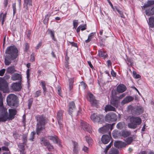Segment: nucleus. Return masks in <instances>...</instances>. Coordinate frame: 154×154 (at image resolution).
<instances>
[{
    "label": "nucleus",
    "mask_w": 154,
    "mask_h": 154,
    "mask_svg": "<svg viewBox=\"0 0 154 154\" xmlns=\"http://www.w3.org/2000/svg\"><path fill=\"white\" fill-rule=\"evenodd\" d=\"M3 99L2 93L0 92V122H5L8 119L11 120L17 113L16 109H9V117H8L7 109L3 106Z\"/></svg>",
    "instance_id": "nucleus-1"
},
{
    "label": "nucleus",
    "mask_w": 154,
    "mask_h": 154,
    "mask_svg": "<svg viewBox=\"0 0 154 154\" xmlns=\"http://www.w3.org/2000/svg\"><path fill=\"white\" fill-rule=\"evenodd\" d=\"M6 55L5 58L6 65L8 66L11 63V60L15 59L18 56V50L15 46H10L8 47L5 51Z\"/></svg>",
    "instance_id": "nucleus-2"
},
{
    "label": "nucleus",
    "mask_w": 154,
    "mask_h": 154,
    "mask_svg": "<svg viewBox=\"0 0 154 154\" xmlns=\"http://www.w3.org/2000/svg\"><path fill=\"white\" fill-rule=\"evenodd\" d=\"M127 119L129 120L130 122L128 124V127L131 128L135 129L137 126L140 125L141 122V119L138 117L129 116Z\"/></svg>",
    "instance_id": "nucleus-3"
},
{
    "label": "nucleus",
    "mask_w": 154,
    "mask_h": 154,
    "mask_svg": "<svg viewBox=\"0 0 154 154\" xmlns=\"http://www.w3.org/2000/svg\"><path fill=\"white\" fill-rule=\"evenodd\" d=\"M128 109L132 114L136 115L142 114L143 112V108L140 106H133L131 105H129L128 107Z\"/></svg>",
    "instance_id": "nucleus-4"
},
{
    "label": "nucleus",
    "mask_w": 154,
    "mask_h": 154,
    "mask_svg": "<svg viewBox=\"0 0 154 154\" xmlns=\"http://www.w3.org/2000/svg\"><path fill=\"white\" fill-rule=\"evenodd\" d=\"M17 96L14 94L9 95L7 98L8 105L11 107H17L18 106Z\"/></svg>",
    "instance_id": "nucleus-5"
},
{
    "label": "nucleus",
    "mask_w": 154,
    "mask_h": 154,
    "mask_svg": "<svg viewBox=\"0 0 154 154\" xmlns=\"http://www.w3.org/2000/svg\"><path fill=\"white\" fill-rule=\"evenodd\" d=\"M38 122L37 125L36 132L37 134H39L40 132L44 128L45 124V118L43 116L37 117Z\"/></svg>",
    "instance_id": "nucleus-6"
},
{
    "label": "nucleus",
    "mask_w": 154,
    "mask_h": 154,
    "mask_svg": "<svg viewBox=\"0 0 154 154\" xmlns=\"http://www.w3.org/2000/svg\"><path fill=\"white\" fill-rule=\"evenodd\" d=\"M117 119V116L114 112L109 113L106 115L105 117V121L109 122L115 121Z\"/></svg>",
    "instance_id": "nucleus-7"
},
{
    "label": "nucleus",
    "mask_w": 154,
    "mask_h": 154,
    "mask_svg": "<svg viewBox=\"0 0 154 154\" xmlns=\"http://www.w3.org/2000/svg\"><path fill=\"white\" fill-rule=\"evenodd\" d=\"M41 143L42 144L46 146L49 151H52L54 149L53 146L51 145L50 143L45 139L44 138L42 137L40 139Z\"/></svg>",
    "instance_id": "nucleus-8"
},
{
    "label": "nucleus",
    "mask_w": 154,
    "mask_h": 154,
    "mask_svg": "<svg viewBox=\"0 0 154 154\" xmlns=\"http://www.w3.org/2000/svg\"><path fill=\"white\" fill-rule=\"evenodd\" d=\"M103 117L101 115L97 116L96 113H94L91 116V119L95 122L99 123L100 124L103 122L101 120L103 119Z\"/></svg>",
    "instance_id": "nucleus-9"
},
{
    "label": "nucleus",
    "mask_w": 154,
    "mask_h": 154,
    "mask_svg": "<svg viewBox=\"0 0 154 154\" xmlns=\"http://www.w3.org/2000/svg\"><path fill=\"white\" fill-rule=\"evenodd\" d=\"M81 128L85 131H87L89 133L91 132V126L86 122L81 120L80 122Z\"/></svg>",
    "instance_id": "nucleus-10"
},
{
    "label": "nucleus",
    "mask_w": 154,
    "mask_h": 154,
    "mask_svg": "<svg viewBox=\"0 0 154 154\" xmlns=\"http://www.w3.org/2000/svg\"><path fill=\"white\" fill-rule=\"evenodd\" d=\"M109 129L111 131L113 129L112 126L110 124H107L102 127L100 128L98 131L100 133L103 134L108 131Z\"/></svg>",
    "instance_id": "nucleus-11"
},
{
    "label": "nucleus",
    "mask_w": 154,
    "mask_h": 154,
    "mask_svg": "<svg viewBox=\"0 0 154 154\" xmlns=\"http://www.w3.org/2000/svg\"><path fill=\"white\" fill-rule=\"evenodd\" d=\"M63 111H59L57 113V120L60 129L63 127L62 124L63 122Z\"/></svg>",
    "instance_id": "nucleus-12"
},
{
    "label": "nucleus",
    "mask_w": 154,
    "mask_h": 154,
    "mask_svg": "<svg viewBox=\"0 0 154 154\" xmlns=\"http://www.w3.org/2000/svg\"><path fill=\"white\" fill-rule=\"evenodd\" d=\"M88 96L90 98L89 101L91 104L93 106H97L98 103V101L95 100V97L93 94L91 93H89L88 94Z\"/></svg>",
    "instance_id": "nucleus-13"
},
{
    "label": "nucleus",
    "mask_w": 154,
    "mask_h": 154,
    "mask_svg": "<svg viewBox=\"0 0 154 154\" xmlns=\"http://www.w3.org/2000/svg\"><path fill=\"white\" fill-rule=\"evenodd\" d=\"M110 133L109 131V135H104L102 137L101 140L103 143L107 144L111 138Z\"/></svg>",
    "instance_id": "nucleus-14"
},
{
    "label": "nucleus",
    "mask_w": 154,
    "mask_h": 154,
    "mask_svg": "<svg viewBox=\"0 0 154 154\" xmlns=\"http://www.w3.org/2000/svg\"><path fill=\"white\" fill-rule=\"evenodd\" d=\"M11 88L14 91H20L21 88L20 82L13 83L11 85Z\"/></svg>",
    "instance_id": "nucleus-15"
},
{
    "label": "nucleus",
    "mask_w": 154,
    "mask_h": 154,
    "mask_svg": "<svg viewBox=\"0 0 154 154\" xmlns=\"http://www.w3.org/2000/svg\"><path fill=\"white\" fill-rule=\"evenodd\" d=\"M114 145L115 147L119 148L125 147L127 144L121 141H116L114 143Z\"/></svg>",
    "instance_id": "nucleus-16"
},
{
    "label": "nucleus",
    "mask_w": 154,
    "mask_h": 154,
    "mask_svg": "<svg viewBox=\"0 0 154 154\" xmlns=\"http://www.w3.org/2000/svg\"><path fill=\"white\" fill-rule=\"evenodd\" d=\"M75 109V106L74 103L72 101L70 102L69 105V114L72 116V112Z\"/></svg>",
    "instance_id": "nucleus-17"
},
{
    "label": "nucleus",
    "mask_w": 154,
    "mask_h": 154,
    "mask_svg": "<svg viewBox=\"0 0 154 154\" xmlns=\"http://www.w3.org/2000/svg\"><path fill=\"white\" fill-rule=\"evenodd\" d=\"M22 78L21 75L17 73L13 74L11 77V79L13 81L19 80L20 81L22 80Z\"/></svg>",
    "instance_id": "nucleus-18"
},
{
    "label": "nucleus",
    "mask_w": 154,
    "mask_h": 154,
    "mask_svg": "<svg viewBox=\"0 0 154 154\" xmlns=\"http://www.w3.org/2000/svg\"><path fill=\"white\" fill-rule=\"evenodd\" d=\"M134 99V98L131 96H127L121 102V103L124 105L133 101Z\"/></svg>",
    "instance_id": "nucleus-19"
},
{
    "label": "nucleus",
    "mask_w": 154,
    "mask_h": 154,
    "mask_svg": "<svg viewBox=\"0 0 154 154\" xmlns=\"http://www.w3.org/2000/svg\"><path fill=\"white\" fill-rule=\"evenodd\" d=\"M126 89V86L123 84H120L118 85L117 88V91L120 93L124 92Z\"/></svg>",
    "instance_id": "nucleus-20"
},
{
    "label": "nucleus",
    "mask_w": 154,
    "mask_h": 154,
    "mask_svg": "<svg viewBox=\"0 0 154 154\" xmlns=\"http://www.w3.org/2000/svg\"><path fill=\"white\" fill-rule=\"evenodd\" d=\"M24 6L27 9H28V5H32V0H24Z\"/></svg>",
    "instance_id": "nucleus-21"
},
{
    "label": "nucleus",
    "mask_w": 154,
    "mask_h": 154,
    "mask_svg": "<svg viewBox=\"0 0 154 154\" xmlns=\"http://www.w3.org/2000/svg\"><path fill=\"white\" fill-rule=\"evenodd\" d=\"M0 90L3 91L4 93L8 91V85H0Z\"/></svg>",
    "instance_id": "nucleus-22"
},
{
    "label": "nucleus",
    "mask_w": 154,
    "mask_h": 154,
    "mask_svg": "<svg viewBox=\"0 0 154 154\" xmlns=\"http://www.w3.org/2000/svg\"><path fill=\"white\" fill-rule=\"evenodd\" d=\"M6 71L8 73L12 74L16 72V70L15 69L14 66H10L7 68Z\"/></svg>",
    "instance_id": "nucleus-23"
},
{
    "label": "nucleus",
    "mask_w": 154,
    "mask_h": 154,
    "mask_svg": "<svg viewBox=\"0 0 154 154\" xmlns=\"http://www.w3.org/2000/svg\"><path fill=\"white\" fill-rule=\"evenodd\" d=\"M105 111L106 112L109 111H115V108L110 105H106L105 108Z\"/></svg>",
    "instance_id": "nucleus-24"
},
{
    "label": "nucleus",
    "mask_w": 154,
    "mask_h": 154,
    "mask_svg": "<svg viewBox=\"0 0 154 154\" xmlns=\"http://www.w3.org/2000/svg\"><path fill=\"white\" fill-rule=\"evenodd\" d=\"M6 13H2L0 14V21L2 22V25L4 24V22L6 17Z\"/></svg>",
    "instance_id": "nucleus-25"
},
{
    "label": "nucleus",
    "mask_w": 154,
    "mask_h": 154,
    "mask_svg": "<svg viewBox=\"0 0 154 154\" xmlns=\"http://www.w3.org/2000/svg\"><path fill=\"white\" fill-rule=\"evenodd\" d=\"M48 137V139L52 140L54 143H57L59 145H60V144L58 142V141L57 137L49 136Z\"/></svg>",
    "instance_id": "nucleus-26"
},
{
    "label": "nucleus",
    "mask_w": 154,
    "mask_h": 154,
    "mask_svg": "<svg viewBox=\"0 0 154 154\" xmlns=\"http://www.w3.org/2000/svg\"><path fill=\"white\" fill-rule=\"evenodd\" d=\"M146 14L148 16H150L154 14V6L152 8L149 9L148 11H146Z\"/></svg>",
    "instance_id": "nucleus-27"
},
{
    "label": "nucleus",
    "mask_w": 154,
    "mask_h": 154,
    "mask_svg": "<svg viewBox=\"0 0 154 154\" xmlns=\"http://www.w3.org/2000/svg\"><path fill=\"white\" fill-rule=\"evenodd\" d=\"M148 24L150 27L153 28L154 27V17H151L149 18Z\"/></svg>",
    "instance_id": "nucleus-28"
},
{
    "label": "nucleus",
    "mask_w": 154,
    "mask_h": 154,
    "mask_svg": "<svg viewBox=\"0 0 154 154\" xmlns=\"http://www.w3.org/2000/svg\"><path fill=\"white\" fill-rule=\"evenodd\" d=\"M111 104L113 106L117 107L118 105V102L117 100H116L113 98L111 99L110 100Z\"/></svg>",
    "instance_id": "nucleus-29"
},
{
    "label": "nucleus",
    "mask_w": 154,
    "mask_h": 154,
    "mask_svg": "<svg viewBox=\"0 0 154 154\" xmlns=\"http://www.w3.org/2000/svg\"><path fill=\"white\" fill-rule=\"evenodd\" d=\"M98 55L99 57H103L104 58L106 57L107 56V54H105L104 51H99Z\"/></svg>",
    "instance_id": "nucleus-30"
},
{
    "label": "nucleus",
    "mask_w": 154,
    "mask_h": 154,
    "mask_svg": "<svg viewBox=\"0 0 154 154\" xmlns=\"http://www.w3.org/2000/svg\"><path fill=\"white\" fill-rule=\"evenodd\" d=\"M48 33L49 34L52 39L54 41H56L54 38V31H52L51 30H48Z\"/></svg>",
    "instance_id": "nucleus-31"
},
{
    "label": "nucleus",
    "mask_w": 154,
    "mask_h": 154,
    "mask_svg": "<svg viewBox=\"0 0 154 154\" xmlns=\"http://www.w3.org/2000/svg\"><path fill=\"white\" fill-rule=\"evenodd\" d=\"M131 133L130 131H125L122 132V135L124 137H126L129 136Z\"/></svg>",
    "instance_id": "nucleus-32"
},
{
    "label": "nucleus",
    "mask_w": 154,
    "mask_h": 154,
    "mask_svg": "<svg viewBox=\"0 0 154 154\" xmlns=\"http://www.w3.org/2000/svg\"><path fill=\"white\" fill-rule=\"evenodd\" d=\"M154 4V1H149L143 6L144 8L149 7V6Z\"/></svg>",
    "instance_id": "nucleus-33"
},
{
    "label": "nucleus",
    "mask_w": 154,
    "mask_h": 154,
    "mask_svg": "<svg viewBox=\"0 0 154 154\" xmlns=\"http://www.w3.org/2000/svg\"><path fill=\"white\" fill-rule=\"evenodd\" d=\"M109 154H119V152L116 149H111L109 151Z\"/></svg>",
    "instance_id": "nucleus-34"
},
{
    "label": "nucleus",
    "mask_w": 154,
    "mask_h": 154,
    "mask_svg": "<svg viewBox=\"0 0 154 154\" xmlns=\"http://www.w3.org/2000/svg\"><path fill=\"white\" fill-rule=\"evenodd\" d=\"M133 137H129L126 139V143L127 145L130 144L132 141L133 140Z\"/></svg>",
    "instance_id": "nucleus-35"
},
{
    "label": "nucleus",
    "mask_w": 154,
    "mask_h": 154,
    "mask_svg": "<svg viewBox=\"0 0 154 154\" xmlns=\"http://www.w3.org/2000/svg\"><path fill=\"white\" fill-rule=\"evenodd\" d=\"M73 80L72 79H70L69 80V87L70 90H71L73 88Z\"/></svg>",
    "instance_id": "nucleus-36"
},
{
    "label": "nucleus",
    "mask_w": 154,
    "mask_h": 154,
    "mask_svg": "<svg viewBox=\"0 0 154 154\" xmlns=\"http://www.w3.org/2000/svg\"><path fill=\"white\" fill-rule=\"evenodd\" d=\"M85 139L86 142L88 143L89 145H90L92 142V139L88 136L85 137Z\"/></svg>",
    "instance_id": "nucleus-37"
},
{
    "label": "nucleus",
    "mask_w": 154,
    "mask_h": 154,
    "mask_svg": "<svg viewBox=\"0 0 154 154\" xmlns=\"http://www.w3.org/2000/svg\"><path fill=\"white\" fill-rule=\"evenodd\" d=\"M27 134H24L23 136V143L24 145H26V143L27 141Z\"/></svg>",
    "instance_id": "nucleus-38"
},
{
    "label": "nucleus",
    "mask_w": 154,
    "mask_h": 154,
    "mask_svg": "<svg viewBox=\"0 0 154 154\" xmlns=\"http://www.w3.org/2000/svg\"><path fill=\"white\" fill-rule=\"evenodd\" d=\"M124 125V123L123 122H119L117 125V128L119 129H121L122 128Z\"/></svg>",
    "instance_id": "nucleus-39"
},
{
    "label": "nucleus",
    "mask_w": 154,
    "mask_h": 154,
    "mask_svg": "<svg viewBox=\"0 0 154 154\" xmlns=\"http://www.w3.org/2000/svg\"><path fill=\"white\" fill-rule=\"evenodd\" d=\"M41 83L44 92L45 93L46 90V88L45 87V83L44 81H41Z\"/></svg>",
    "instance_id": "nucleus-40"
},
{
    "label": "nucleus",
    "mask_w": 154,
    "mask_h": 154,
    "mask_svg": "<svg viewBox=\"0 0 154 154\" xmlns=\"http://www.w3.org/2000/svg\"><path fill=\"white\" fill-rule=\"evenodd\" d=\"M8 84L6 81L2 78H0V85Z\"/></svg>",
    "instance_id": "nucleus-41"
},
{
    "label": "nucleus",
    "mask_w": 154,
    "mask_h": 154,
    "mask_svg": "<svg viewBox=\"0 0 154 154\" xmlns=\"http://www.w3.org/2000/svg\"><path fill=\"white\" fill-rule=\"evenodd\" d=\"M133 77L135 79H138L140 77V76L138 74H137L136 72L135 71L133 72Z\"/></svg>",
    "instance_id": "nucleus-42"
},
{
    "label": "nucleus",
    "mask_w": 154,
    "mask_h": 154,
    "mask_svg": "<svg viewBox=\"0 0 154 154\" xmlns=\"http://www.w3.org/2000/svg\"><path fill=\"white\" fill-rule=\"evenodd\" d=\"M35 132H31L30 135V137L29 140L31 141H33V139L34 138L35 135Z\"/></svg>",
    "instance_id": "nucleus-43"
},
{
    "label": "nucleus",
    "mask_w": 154,
    "mask_h": 154,
    "mask_svg": "<svg viewBox=\"0 0 154 154\" xmlns=\"http://www.w3.org/2000/svg\"><path fill=\"white\" fill-rule=\"evenodd\" d=\"M112 146V142H111L108 145L106 148L105 149L104 152L106 153L108 150H109V149Z\"/></svg>",
    "instance_id": "nucleus-44"
},
{
    "label": "nucleus",
    "mask_w": 154,
    "mask_h": 154,
    "mask_svg": "<svg viewBox=\"0 0 154 154\" xmlns=\"http://www.w3.org/2000/svg\"><path fill=\"white\" fill-rule=\"evenodd\" d=\"M12 8L13 11V15H14L15 14L16 12V8L15 3H14L12 5Z\"/></svg>",
    "instance_id": "nucleus-45"
},
{
    "label": "nucleus",
    "mask_w": 154,
    "mask_h": 154,
    "mask_svg": "<svg viewBox=\"0 0 154 154\" xmlns=\"http://www.w3.org/2000/svg\"><path fill=\"white\" fill-rule=\"evenodd\" d=\"M19 148L20 149V152H22L24 149V146L23 145H18Z\"/></svg>",
    "instance_id": "nucleus-46"
},
{
    "label": "nucleus",
    "mask_w": 154,
    "mask_h": 154,
    "mask_svg": "<svg viewBox=\"0 0 154 154\" xmlns=\"http://www.w3.org/2000/svg\"><path fill=\"white\" fill-rule=\"evenodd\" d=\"M41 93V92L40 91H36L34 94V97H37L40 95Z\"/></svg>",
    "instance_id": "nucleus-47"
},
{
    "label": "nucleus",
    "mask_w": 154,
    "mask_h": 154,
    "mask_svg": "<svg viewBox=\"0 0 154 154\" xmlns=\"http://www.w3.org/2000/svg\"><path fill=\"white\" fill-rule=\"evenodd\" d=\"M73 26L74 28H76L77 26H78V20H75L73 21Z\"/></svg>",
    "instance_id": "nucleus-48"
},
{
    "label": "nucleus",
    "mask_w": 154,
    "mask_h": 154,
    "mask_svg": "<svg viewBox=\"0 0 154 154\" xmlns=\"http://www.w3.org/2000/svg\"><path fill=\"white\" fill-rule=\"evenodd\" d=\"M5 71V69H2L0 70V76H3Z\"/></svg>",
    "instance_id": "nucleus-49"
},
{
    "label": "nucleus",
    "mask_w": 154,
    "mask_h": 154,
    "mask_svg": "<svg viewBox=\"0 0 154 154\" xmlns=\"http://www.w3.org/2000/svg\"><path fill=\"white\" fill-rule=\"evenodd\" d=\"M116 10L117 11H118V12L120 14L121 17L122 18H124V16L123 15L122 12L121 11H120L117 8H116Z\"/></svg>",
    "instance_id": "nucleus-50"
},
{
    "label": "nucleus",
    "mask_w": 154,
    "mask_h": 154,
    "mask_svg": "<svg viewBox=\"0 0 154 154\" xmlns=\"http://www.w3.org/2000/svg\"><path fill=\"white\" fill-rule=\"evenodd\" d=\"M29 48V45L28 43H26L25 44V51H27Z\"/></svg>",
    "instance_id": "nucleus-51"
},
{
    "label": "nucleus",
    "mask_w": 154,
    "mask_h": 154,
    "mask_svg": "<svg viewBox=\"0 0 154 154\" xmlns=\"http://www.w3.org/2000/svg\"><path fill=\"white\" fill-rule=\"evenodd\" d=\"M82 150L84 152H86L87 153L89 151V149H88V148L87 147L85 146H84V147H83V148H82Z\"/></svg>",
    "instance_id": "nucleus-52"
},
{
    "label": "nucleus",
    "mask_w": 154,
    "mask_h": 154,
    "mask_svg": "<svg viewBox=\"0 0 154 154\" xmlns=\"http://www.w3.org/2000/svg\"><path fill=\"white\" fill-rule=\"evenodd\" d=\"M92 38V37L89 35L88 36V39L85 41V42L87 43L89 42L91 40Z\"/></svg>",
    "instance_id": "nucleus-53"
},
{
    "label": "nucleus",
    "mask_w": 154,
    "mask_h": 154,
    "mask_svg": "<svg viewBox=\"0 0 154 154\" xmlns=\"http://www.w3.org/2000/svg\"><path fill=\"white\" fill-rule=\"evenodd\" d=\"M57 90H58V94L60 96H61V87L59 86H58L57 87Z\"/></svg>",
    "instance_id": "nucleus-54"
},
{
    "label": "nucleus",
    "mask_w": 154,
    "mask_h": 154,
    "mask_svg": "<svg viewBox=\"0 0 154 154\" xmlns=\"http://www.w3.org/2000/svg\"><path fill=\"white\" fill-rule=\"evenodd\" d=\"M61 7L63 9L62 10L63 11H67V7H65L64 5H62Z\"/></svg>",
    "instance_id": "nucleus-55"
},
{
    "label": "nucleus",
    "mask_w": 154,
    "mask_h": 154,
    "mask_svg": "<svg viewBox=\"0 0 154 154\" xmlns=\"http://www.w3.org/2000/svg\"><path fill=\"white\" fill-rule=\"evenodd\" d=\"M81 86L84 88L85 89L86 87V85L84 82H82L81 83Z\"/></svg>",
    "instance_id": "nucleus-56"
},
{
    "label": "nucleus",
    "mask_w": 154,
    "mask_h": 154,
    "mask_svg": "<svg viewBox=\"0 0 154 154\" xmlns=\"http://www.w3.org/2000/svg\"><path fill=\"white\" fill-rule=\"evenodd\" d=\"M73 152L75 153H77L78 151V147H74Z\"/></svg>",
    "instance_id": "nucleus-57"
},
{
    "label": "nucleus",
    "mask_w": 154,
    "mask_h": 154,
    "mask_svg": "<svg viewBox=\"0 0 154 154\" xmlns=\"http://www.w3.org/2000/svg\"><path fill=\"white\" fill-rule=\"evenodd\" d=\"M2 149L4 151H8L9 149L7 147L4 146L2 147Z\"/></svg>",
    "instance_id": "nucleus-58"
},
{
    "label": "nucleus",
    "mask_w": 154,
    "mask_h": 154,
    "mask_svg": "<svg viewBox=\"0 0 154 154\" xmlns=\"http://www.w3.org/2000/svg\"><path fill=\"white\" fill-rule=\"evenodd\" d=\"M125 96V93H123L121 94L118 97V98L119 99H122Z\"/></svg>",
    "instance_id": "nucleus-59"
},
{
    "label": "nucleus",
    "mask_w": 154,
    "mask_h": 154,
    "mask_svg": "<svg viewBox=\"0 0 154 154\" xmlns=\"http://www.w3.org/2000/svg\"><path fill=\"white\" fill-rule=\"evenodd\" d=\"M126 60L128 62H129L131 64H132V61L131 59L127 57L126 59Z\"/></svg>",
    "instance_id": "nucleus-60"
},
{
    "label": "nucleus",
    "mask_w": 154,
    "mask_h": 154,
    "mask_svg": "<svg viewBox=\"0 0 154 154\" xmlns=\"http://www.w3.org/2000/svg\"><path fill=\"white\" fill-rule=\"evenodd\" d=\"M32 100H29V102L28 103V106L29 109H30V107L31 106V105L32 103Z\"/></svg>",
    "instance_id": "nucleus-61"
},
{
    "label": "nucleus",
    "mask_w": 154,
    "mask_h": 154,
    "mask_svg": "<svg viewBox=\"0 0 154 154\" xmlns=\"http://www.w3.org/2000/svg\"><path fill=\"white\" fill-rule=\"evenodd\" d=\"M111 74L113 77H115L116 76V73L112 69L111 72Z\"/></svg>",
    "instance_id": "nucleus-62"
},
{
    "label": "nucleus",
    "mask_w": 154,
    "mask_h": 154,
    "mask_svg": "<svg viewBox=\"0 0 154 154\" xmlns=\"http://www.w3.org/2000/svg\"><path fill=\"white\" fill-rule=\"evenodd\" d=\"M41 45L42 43L41 42H39L36 46V48L37 49H38L41 46Z\"/></svg>",
    "instance_id": "nucleus-63"
},
{
    "label": "nucleus",
    "mask_w": 154,
    "mask_h": 154,
    "mask_svg": "<svg viewBox=\"0 0 154 154\" xmlns=\"http://www.w3.org/2000/svg\"><path fill=\"white\" fill-rule=\"evenodd\" d=\"M34 60L35 59L34 56L32 54L31 56L30 60L32 62H33L34 61Z\"/></svg>",
    "instance_id": "nucleus-64"
}]
</instances>
